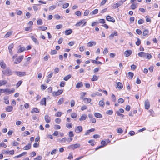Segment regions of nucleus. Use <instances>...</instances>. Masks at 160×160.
I'll list each match as a JSON object with an SVG mask.
<instances>
[{
  "mask_svg": "<svg viewBox=\"0 0 160 160\" xmlns=\"http://www.w3.org/2000/svg\"><path fill=\"white\" fill-rule=\"evenodd\" d=\"M67 140V138H62L61 140L60 141V142L61 143H64Z\"/></svg>",
  "mask_w": 160,
  "mask_h": 160,
  "instance_id": "nucleus-60",
  "label": "nucleus"
},
{
  "mask_svg": "<svg viewBox=\"0 0 160 160\" xmlns=\"http://www.w3.org/2000/svg\"><path fill=\"white\" fill-rule=\"evenodd\" d=\"M55 122L59 124L61 122V120L60 118H57L55 119Z\"/></svg>",
  "mask_w": 160,
  "mask_h": 160,
  "instance_id": "nucleus-61",
  "label": "nucleus"
},
{
  "mask_svg": "<svg viewBox=\"0 0 160 160\" xmlns=\"http://www.w3.org/2000/svg\"><path fill=\"white\" fill-rule=\"evenodd\" d=\"M71 117L73 118H74L77 117V114L75 112L72 113L71 115Z\"/></svg>",
  "mask_w": 160,
  "mask_h": 160,
  "instance_id": "nucleus-50",
  "label": "nucleus"
},
{
  "mask_svg": "<svg viewBox=\"0 0 160 160\" xmlns=\"http://www.w3.org/2000/svg\"><path fill=\"white\" fill-rule=\"evenodd\" d=\"M70 102H71V107H73L74 106L75 104V102L74 100H72H72Z\"/></svg>",
  "mask_w": 160,
  "mask_h": 160,
  "instance_id": "nucleus-55",
  "label": "nucleus"
},
{
  "mask_svg": "<svg viewBox=\"0 0 160 160\" xmlns=\"http://www.w3.org/2000/svg\"><path fill=\"white\" fill-rule=\"evenodd\" d=\"M30 133L29 131H25L24 133L23 134V136H26L27 135H29L30 134Z\"/></svg>",
  "mask_w": 160,
  "mask_h": 160,
  "instance_id": "nucleus-51",
  "label": "nucleus"
},
{
  "mask_svg": "<svg viewBox=\"0 0 160 160\" xmlns=\"http://www.w3.org/2000/svg\"><path fill=\"white\" fill-rule=\"evenodd\" d=\"M146 58L148 59H150L152 57V55L149 53H146Z\"/></svg>",
  "mask_w": 160,
  "mask_h": 160,
  "instance_id": "nucleus-58",
  "label": "nucleus"
},
{
  "mask_svg": "<svg viewBox=\"0 0 160 160\" xmlns=\"http://www.w3.org/2000/svg\"><path fill=\"white\" fill-rule=\"evenodd\" d=\"M95 130V129L94 128H91L88 130L85 133V135H87L89 134L90 132H92L94 131Z\"/></svg>",
  "mask_w": 160,
  "mask_h": 160,
  "instance_id": "nucleus-22",
  "label": "nucleus"
},
{
  "mask_svg": "<svg viewBox=\"0 0 160 160\" xmlns=\"http://www.w3.org/2000/svg\"><path fill=\"white\" fill-rule=\"evenodd\" d=\"M137 41L136 42V44L137 46H139L141 44V41L139 38H137Z\"/></svg>",
  "mask_w": 160,
  "mask_h": 160,
  "instance_id": "nucleus-52",
  "label": "nucleus"
},
{
  "mask_svg": "<svg viewBox=\"0 0 160 160\" xmlns=\"http://www.w3.org/2000/svg\"><path fill=\"white\" fill-rule=\"evenodd\" d=\"M39 112V110L37 108H34L31 111L32 113H33L35 112L36 113H38Z\"/></svg>",
  "mask_w": 160,
  "mask_h": 160,
  "instance_id": "nucleus-27",
  "label": "nucleus"
},
{
  "mask_svg": "<svg viewBox=\"0 0 160 160\" xmlns=\"http://www.w3.org/2000/svg\"><path fill=\"white\" fill-rule=\"evenodd\" d=\"M86 23L87 22L86 21V20L85 19H83L78 22L75 24V26L76 27L80 26L82 24H83V25L81 27H82L83 26L86 25Z\"/></svg>",
  "mask_w": 160,
  "mask_h": 160,
  "instance_id": "nucleus-3",
  "label": "nucleus"
},
{
  "mask_svg": "<svg viewBox=\"0 0 160 160\" xmlns=\"http://www.w3.org/2000/svg\"><path fill=\"white\" fill-rule=\"evenodd\" d=\"M87 118V115L85 114H83L81 116V118L79 119L80 121L85 120Z\"/></svg>",
  "mask_w": 160,
  "mask_h": 160,
  "instance_id": "nucleus-20",
  "label": "nucleus"
},
{
  "mask_svg": "<svg viewBox=\"0 0 160 160\" xmlns=\"http://www.w3.org/2000/svg\"><path fill=\"white\" fill-rule=\"evenodd\" d=\"M122 2H121L120 1L119 2L116 3L115 4L114 8H117L118 7H119V6H120L121 5H122Z\"/></svg>",
  "mask_w": 160,
  "mask_h": 160,
  "instance_id": "nucleus-28",
  "label": "nucleus"
},
{
  "mask_svg": "<svg viewBox=\"0 0 160 160\" xmlns=\"http://www.w3.org/2000/svg\"><path fill=\"white\" fill-rule=\"evenodd\" d=\"M106 20L109 21L111 22H115V20L114 19V18L112 17H111L110 16L108 15L106 17Z\"/></svg>",
  "mask_w": 160,
  "mask_h": 160,
  "instance_id": "nucleus-10",
  "label": "nucleus"
},
{
  "mask_svg": "<svg viewBox=\"0 0 160 160\" xmlns=\"http://www.w3.org/2000/svg\"><path fill=\"white\" fill-rule=\"evenodd\" d=\"M14 45L13 44H10L8 46V49L9 50V52L10 54L12 53V50L13 47Z\"/></svg>",
  "mask_w": 160,
  "mask_h": 160,
  "instance_id": "nucleus-16",
  "label": "nucleus"
},
{
  "mask_svg": "<svg viewBox=\"0 0 160 160\" xmlns=\"http://www.w3.org/2000/svg\"><path fill=\"white\" fill-rule=\"evenodd\" d=\"M117 87L118 88L122 89L123 87L122 84L121 82H118L117 83Z\"/></svg>",
  "mask_w": 160,
  "mask_h": 160,
  "instance_id": "nucleus-32",
  "label": "nucleus"
},
{
  "mask_svg": "<svg viewBox=\"0 0 160 160\" xmlns=\"http://www.w3.org/2000/svg\"><path fill=\"white\" fill-rule=\"evenodd\" d=\"M88 117L90 119V121L92 122H96V119L93 118V116L92 114H89L88 115Z\"/></svg>",
  "mask_w": 160,
  "mask_h": 160,
  "instance_id": "nucleus-8",
  "label": "nucleus"
},
{
  "mask_svg": "<svg viewBox=\"0 0 160 160\" xmlns=\"http://www.w3.org/2000/svg\"><path fill=\"white\" fill-rule=\"evenodd\" d=\"M95 116L97 118H101L102 117V115L98 112H95L94 113Z\"/></svg>",
  "mask_w": 160,
  "mask_h": 160,
  "instance_id": "nucleus-24",
  "label": "nucleus"
},
{
  "mask_svg": "<svg viewBox=\"0 0 160 160\" xmlns=\"http://www.w3.org/2000/svg\"><path fill=\"white\" fill-rule=\"evenodd\" d=\"M83 86V84L82 82H80L78 83L76 85V88H79L80 87Z\"/></svg>",
  "mask_w": 160,
  "mask_h": 160,
  "instance_id": "nucleus-33",
  "label": "nucleus"
},
{
  "mask_svg": "<svg viewBox=\"0 0 160 160\" xmlns=\"http://www.w3.org/2000/svg\"><path fill=\"white\" fill-rule=\"evenodd\" d=\"M0 147L6 148L7 147V145L4 142H2L0 143Z\"/></svg>",
  "mask_w": 160,
  "mask_h": 160,
  "instance_id": "nucleus-53",
  "label": "nucleus"
},
{
  "mask_svg": "<svg viewBox=\"0 0 160 160\" xmlns=\"http://www.w3.org/2000/svg\"><path fill=\"white\" fill-rule=\"evenodd\" d=\"M13 110V107L12 106H8L6 108V110L8 112H11Z\"/></svg>",
  "mask_w": 160,
  "mask_h": 160,
  "instance_id": "nucleus-19",
  "label": "nucleus"
},
{
  "mask_svg": "<svg viewBox=\"0 0 160 160\" xmlns=\"http://www.w3.org/2000/svg\"><path fill=\"white\" fill-rule=\"evenodd\" d=\"M43 22L41 19H39L37 21V24L38 25H41L42 24Z\"/></svg>",
  "mask_w": 160,
  "mask_h": 160,
  "instance_id": "nucleus-42",
  "label": "nucleus"
},
{
  "mask_svg": "<svg viewBox=\"0 0 160 160\" xmlns=\"http://www.w3.org/2000/svg\"><path fill=\"white\" fill-rule=\"evenodd\" d=\"M138 55L140 57H145L146 56V53L143 52H140L138 53Z\"/></svg>",
  "mask_w": 160,
  "mask_h": 160,
  "instance_id": "nucleus-21",
  "label": "nucleus"
},
{
  "mask_svg": "<svg viewBox=\"0 0 160 160\" xmlns=\"http://www.w3.org/2000/svg\"><path fill=\"white\" fill-rule=\"evenodd\" d=\"M56 7V6L55 5H52L49 7V10L50 11L54 9Z\"/></svg>",
  "mask_w": 160,
  "mask_h": 160,
  "instance_id": "nucleus-48",
  "label": "nucleus"
},
{
  "mask_svg": "<svg viewBox=\"0 0 160 160\" xmlns=\"http://www.w3.org/2000/svg\"><path fill=\"white\" fill-rule=\"evenodd\" d=\"M128 75L129 78L132 79L133 76L134 74L132 72H129L128 73Z\"/></svg>",
  "mask_w": 160,
  "mask_h": 160,
  "instance_id": "nucleus-37",
  "label": "nucleus"
},
{
  "mask_svg": "<svg viewBox=\"0 0 160 160\" xmlns=\"http://www.w3.org/2000/svg\"><path fill=\"white\" fill-rule=\"evenodd\" d=\"M116 113L118 116H120L122 117H123L124 116L123 114H121L120 112H119V111H117L116 112Z\"/></svg>",
  "mask_w": 160,
  "mask_h": 160,
  "instance_id": "nucleus-47",
  "label": "nucleus"
},
{
  "mask_svg": "<svg viewBox=\"0 0 160 160\" xmlns=\"http://www.w3.org/2000/svg\"><path fill=\"white\" fill-rule=\"evenodd\" d=\"M26 49L24 47L20 48L18 50L17 52L20 53L25 50Z\"/></svg>",
  "mask_w": 160,
  "mask_h": 160,
  "instance_id": "nucleus-38",
  "label": "nucleus"
},
{
  "mask_svg": "<svg viewBox=\"0 0 160 160\" xmlns=\"http://www.w3.org/2000/svg\"><path fill=\"white\" fill-rule=\"evenodd\" d=\"M16 73L19 76H22L25 75V72H17Z\"/></svg>",
  "mask_w": 160,
  "mask_h": 160,
  "instance_id": "nucleus-18",
  "label": "nucleus"
},
{
  "mask_svg": "<svg viewBox=\"0 0 160 160\" xmlns=\"http://www.w3.org/2000/svg\"><path fill=\"white\" fill-rule=\"evenodd\" d=\"M61 128V127L60 125H54V129H59Z\"/></svg>",
  "mask_w": 160,
  "mask_h": 160,
  "instance_id": "nucleus-57",
  "label": "nucleus"
},
{
  "mask_svg": "<svg viewBox=\"0 0 160 160\" xmlns=\"http://www.w3.org/2000/svg\"><path fill=\"white\" fill-rule=\"evenodd\" d=\"M73 158L72 153H70L69 154V156L68 157V159L71 160Z\"/></svg>",
  "mask_w": 160,
  "mask_h": 160,
  "instance_id": "nucleus-49",
  "label": "nucleus"
},
{
  "mask_svg": "<svg viewBox=\"0 0 160 160\" xmlns=\"http://www.w3.org/2000/svg\"><path fill=\"white\" fill-rule=\"evenodd\" d=\"M83 100L84 101L85 103H88L90 102L91 101V99L88 98H84Z\"/></svg>",
  "mask_w": 160,
  "mask_h": 160,
  "instance_id": "nucleus-29",
  "label": "nucleus"
},
{
  "mask_svg": "<svg viewBox=\"0 0 160 160\" xmlns=\"http://www.w3.org/2000/svg\"><path fill=\"white\" fill-rule=\"evenodd\" d=\"M113 112L112 110H108L106 112V113L108 115H112L113 113Z\"/></svg>",
  "mask_w": 160,
  "mask_h": 160,
  "instance_id": "nucleus-54",
  "label": "nucleus"
},
{
  "mask_svg": "<svg viewBox=\"0 0 160 160\" xmlns=\"http://www.w3.org/2000/svg\"><path fill=\"white\" fill-rule=\"evenodd\" d=\"M92 62L93 63H95L96 64H102V63L101 62H100L99 61H97V60H92Z\"/></svg>",
  "mask_w": 160,
  "mask_h": 160,
  "instance_id": "nucleus-39",
  "label": "nucleus"
},
{
  "mask_svg": "<svg viewBox=\"0 0 160 160\" xmlns=\"http://www.w3.org/2000/svg\"><path fill=\"white\" fill-rule=\"evenodd\" d=\"M112 98V101L115 102L116 101V98L115 95L114 94H112L111 96Z\"/></svg>",
  "mask_w": 160,
  "mask_h": 160,
  "instance_id": "nucleus-63",
  "label": "nucleus"
},
{
  "mask_svg": "<svg viewBox=\"0 0 160 160\" xmlns=\"http://www.w3.org/2000/svg\"><path fill=\"white\" fill-rule=\"evenodd\" d=\"M132 53V51L129 50H127L124 52V54L125 55V56L127 57L129 56Z\"/></svg>",
  "mask_w": 160,
  "mask_h": 160,
  "instance_id": "nucleus-14",
  "label": "nucleus"
},
{
  "mask_svg": "<svg viewBox=\"0 0 160 160\" xmlns=\"http://www.w3.org/2000/svg\"><path fill=\"white\" fill-rule=\"evenodd\" d=\"M40 104L42 105H46V99L45 98H43L41 101Z\"/></svg>",
  "mask_w": 160,
  "mask_h": 160,
  "instance_id": "nucleus-23",
  "label": "nucleus"
},
{
  "mask_svg": "<svg viewBox=\"0 0 160 160\" xmlns=\"http://www.w3.org/2000/svg\"><path fill=\"white\" fill-rule=\"evenodd\" d=\"M63 98H60L59 100H58V105H61L62 102H63Z\"/></svg>",
  "mask_w": 160,
  "mask_h": 160,
  "instance_id": "nucleus-46",
  "label": "nucleus"
},
{
  "mask_svg": "<svg viewBox=\"0 0 160 160\" xmlns=\"http://www.w3.org/2000/svg\"><path fill=\"white\" fill-rule=\"evenodd\" d=\"M101 143L102 144V145L97 147L95 149L96 150H98V149L104 147L106 144V142L105 141H103V140H102L101 141Z\"/></svg>",
  "mask_w": 160,
  "mask_h": 160,
  "instance_id": "nucleus-7",
  "label": "nucleus"
},
{
  "mask_svg": "<svg viewBox=\"0 0 160 160\" xmlns=\"http://www.w3.org/2000/svg\"><path fill=\"white\" fill-rule=\"evenodd\" d=\"M80 144L79 143H76L74 144H73L74 148V149H76L78 148H79L80 147Z\"/></svg>",
  "mask_w": 160,
  "mask_h": 160,
  "instance_id": "nucleus-45",
  "label": "nucleus"
},
{
  "mask_svg": "<svg viewBox=\"0 0 160 160\" xmlns=\"http://www.w3.org/2000/svg\"><path fill=\"white\" fill-rule=\"evenodd\" d=\"M89 13V11L88 10H86L84 13V16H88Z\"/></svg>",
  "mask_w": 160,
  "mask_h": 160,
  "instance_id": "nucleus-62",
  "label": "nucleus"
},
{
  "mask_svg": "<svg viewBox=\"0 0 160 160\" xmlns=\"http://www.w3.org/2000/svg\"><path fill=\"white\" fill-rule=\"evenodd\" d=\"M98 78L96 75H94L93 76L92 78L91 79V80L92 81H96L98 79Z\"/></svg>",
  "mask_w": 160,
  "mask_h": 160,
  "instance_id": "nucleus-35",
  "label": "nucleus"
},
{
  "mask_svg": "<svg viewBox=\"0 0 160 160\" xmlns=\"http://www.w3.org/2000/svg\"><path fill=\"white\" fill-rule=\"evenodd\" d=\"M63 92L62 90H59L57 92H52V94L53 95H55L56 96H58L61 94Z\"/></svg>",
  "mask_w": 160,
  "mask_h": 160,
  "instance_id": "nucleus-9",
  "label": "nucleus"
},
{
  "mask_svg": "<svg viewBox=\"0 0 160 160\" xmlns=\"http://www.w3.org/2000/svg\"><path fill=\"white\" fill-rule=\"evenodd\" d=\"M12 33V32H8L5 35V38H8L10 35H11Z\"/></svg>",
  "mask_w": 160,
  "mask_h": 160,
  "instance_id": "nucleus-44",
  "label": "nucleus"
},
{
  "mask_svg": "<svg viewBox=\"0 0 160 160\" xmlns=\"http://www.w3.org/2000/svg\"><path fill=\"white\" fill-rule=\"evenodd\" d=\"M72 124L71 123H67L66 124V127L68 128H71L72 127Z\"/></svg>",
  "mask_w": 160,
  "mask_h": 160,
  "instance_id": "nucleus-43",
  "label": "nucleus"
},
{
  "mask_svg": "<svg viewBox=\"0 0 160 160\" xmlns=\"http://www.w3.org/2000/svg\"><path fill=\"white\" fill-rule=\"evenodd\" d=\"M7 81L6 80H0V86L2 85H5L7 84Z\"/></svg>",
  "mask_w": 160,
  "mask_h": 160,
  "instance_id": "nucleus-34",
  "label": "nucleus"
},
{
  "mask_svg": "<svg viewBox=\"0 0 160 160\" xmlns=\"http://www.w3.org/2000/svg\"><path fill=\"white\" fill-rule=\"evenodd\" d=\"M0 65L1 67L3 68H5L6 67V65L3 60H2L0 62Z\"/></svg>",
  "mask_w": 160,
  "mask_h": 160,
  "instance_id": "nucleus-17",
  "label": "nucleus"
},
{
  "mask_svg": "<svg viewBox=\"0 0 160 160\" xmlns=\"http://www.w3.org/2000/svg\"><path fill=\"white\" fill-rule=\"evenodd\" d=\"M149 31L148 29L145 30L143 32V35L144 36H145L148 34Z\"/></svg>",
  "mask_w": 160,
  "mask_h": 160,
  "instance_id": "nucleus-40",
  "label": "nucleus"
},
{
  "mask_svg": "<svg viewBox=\"0 0 160 160\" xmlns=\"http://www.w3.org/2000/svg\"><path fill=\"white\" fill-rule=\"evenodd\" d=\"M82 130V128L81 126H78L76 127L75 129V131L77 133H79Z\"/></svg>",
  "mask_w": 160,
  "mask_h": 160,
  "instance_id": "nucleus-6",
  "label": "nucleus"
},
{
  "mask_svg": "<svg viewBox=\"0 0 160 160\" xmlns=\"http://www.w3.org/2000/svg\"><path fill=\"white\" fill-rule=\"evenodd\" d=\"M144 22V21L143 19H140L138 21V23L139 24H141L143 23Z\"/></svg>",
  "mask_w": 160,
  "mask_h": 160,
  "instance_id": "nucleus-64",
  "label": "nucleus"
},
{
  "mask_svg": "<svg viewBox=\"0 0 160 160\" xmlns=\"http://www.w3.org/2000/svg\"><path fill=\"white\" fill-rule=\"evenodd\" d=\"M2 72L3 75L8 76L12 75L13 74V72L9 68H7L5 69L2 70Z\"/></svg>",
  "mask_w": 160,
  "mask_h": 160,
  "instance_id": "nucleus-1",
  "label": "nucleus"
},
{
  "mask_svg": "<svg viewBox=\"0 0 160 160\" xmlns=\"http://www.w3.org/2000/svg\"><path fill=\"white\" fill-rule=\"evenodd\" d=\"M88 142L91 144V145L93 146L94 145V141L93 140H91L88 141Z\"/></svg>",
  "mask_w": 160,
  "mask_h": 160,
  "instance_id": "nucleus-59",
  "label": "nucleus"
},
{
  "mask_svg": "<svg viewBox=\"0 0 160 160\" xmlns=\"http://www.w3.org/2000/svg\"><path fill=\"white\" fill-rule=\"evenodd\" d=\"M31 148V144L30 143H28L27 145L25 146L23 148V149L24 150H28Z\"/></svg>",
  "mask_w": 160,
  "mask_h": 160,
  "instance_id": "nucleus-25",
  "label": "nucleus"
},
{
  "mask_svg": "<svg viewBox=\"0 0 160 160\" xmlns=\"http://www.w3.org/2000/svg\"><path fill=\"white\" fill-rule=\"evenodd\" d=\"M72 32V30L71 29L66 30L65 31V33L66 35H68L70 34Z\"/></svg>",
  "mask_w": 160,
  "mask_h": 160,
  "instance_id": "nucleus-26",
  "label": "nucleus"
},
{
  "mask_svg": "<svg viewBox=\"0 0 160 160\" xmlns=\"http://www.w3.org/2000/svg\"><path fill=\"white\" fill-rule=\"evenodd\" d=\"M99 105L101 106L104 107L105 105L104 102L102 100H100L99 102Z\"/></svg>",
  "mask_w": 160,
  "mask_h": 160,
  "instance_id": "nucleus-41",
  "label": "nucleus"
},
{
  "mask_svg": "<svg viewBox=\"0 0 160 160\" xmlns=\"http://www.w3.org/2000/svg\"><path fill=\"white\" fill-rule=\"evenodd\" d=\"M42 157L41 156H38L34 159V160H41L42 159Z\"/></svg>",
  "mask_w": 160,
  "mask_h": 160,
  "instance_id": "nucleus-56",
  "label": "nucleus"
},
{
  "mask_svg": "<svg viewBox=\"0 0 160 160\" xmlns=\"http://www.w3.org/2000/svg\"><path fill=\"white\" fill-rule=\"evenodd\" d=\"M96 44V42H89L87 43V46L89 47H90L93 46H95Z\"/></svg>",
  "mask_w": 160,
  "mask_h": 160,
  "instance_id": "nucleus-13",
  "label": "nucleus"
},
{
  "mask_svg": "<svg viewBox=\"0 0 160 160\" xmlns=\"http://www.w3.org/2000/svg\"><path fill=\"white\" fill-rule=\"evenodd\" d=\"M15 91L14 89L10 90L8 88L2 89H0V93L6 92L8 94H9Z\"/></svg>",
  "mask_w": 160,
  "mask_h": 160,
  "instance_id": "nucleus-2",
  "label": "nucleus"
},
{
  "mask_svg": "<svg viewBox=\"0 0 160 160\" xmlns=\"http://www.w3.org/2000/svg\"><path fill=\"white\" fill-rule=\"evenodd\" d=\"M71 77V75L69 74L68 75L66 76H65L63 78V79L66 81H68L69 79H70Z\"/></svg>",
  "mask_w": 160,
  "mask_h": 160,
  "instance_id": "nucleus-36",
  "label": "nucleus"
},
{
  "mask_svg": "<svg viewBox=\"0 0 160 160\" xmlns=\"http://www.w3.org/2000/svg\"><path fill=\"white\" fill-rule=\"evenodd\" d=\"M144 105L145 108L146 109L148 110L150 106V104L148 101V99H147L144 102Z\"/></svg>",
  "mask_w": 160,
  "mask_h": 160,
  "instance_id": "nucleus-5",
  "label": "nucleus"
},
{
  "mask_svg": "<svg viewBox=\"0 0 160 160\" xmlns=\"http://www.w3.org/2000/svg\"><path fill=\"white\" fill-rule=\"evenodd\" d=\"M44 119L45 122L47 123H49L51 121V118L48 115L45 116Z\"/></svg>",
  "mask_w": 160,
  "mask_h": 160,
  "instance_id": "nucleus-11",
  "label": "nucleus"
},
{
  "mask_svg": "<svg viewBox=\"0 0 160 160\" xmlns=\"http://www.w3.org/2000/svg\"><path fill=\"white\" fill-rule=\"evenodd\" d=\"M4 100V102L6 104H9V100L8 99V98L7 96L4 97L3 98Z\"/></svg>",
  "mask_w": 160,
  "mask_h": 160,
  "instance_id": "nucleus-30",
  "label": "nucleus"
},
{
  "mask_svg": "<svg viewBox=\"0 0 160 160\" xmlns=\"http://www.w3.org/2000/svg\"><path fill=\"white\" fill-rule=\"evenodd\" d=\"M23 57L24 56L23 55L19 56L15 60V61H14V63L16 64L19 63L23 59Z\"/></svg>",
  "mask_w": 160,
  "mask_h": 160,
  "instance_id": "nucleus-4",
  "label": "nucleus"
},
{
  "mask_svg": "<svg viewBox=\"0 0 160 160\" xmlns=\"http://www.w3.org/2000/svg\"><path fill=\"white\" fill-rule=\"evenodd\" d=\"M118 33L116 31H114L113 33L111 34L109 36V38L112 40L113 39L114 36H117L118 35Z\"/></svg>",
  "mask_w": 160,
  "mask_h": 160,
  "instance_id": "nucleus-12",
  "label": "nucleus"
},
{
  "mask_svg": "<svg viewBox=\"0 0 160 160\" xmlns=\"http://www.w3.org/2000/svg\"><path fill=\"white\" fill-rule=\"evenodd\" d=\"M98 9H95L90 13V15H92L98 13Z\"/></svg>",
  "mask_w": 160,
  "mask_h": 160,
  "instance_id": "nucleus-31",
  "label": "nucleus"
},
{
  "mask_svg": "<svg viewBox=\"0 0 160 160\" xmlns=\"http://www.w3.org/2000/svg\"><path fill=\"white\" fill-rule=\"evenodd\" d=\"M31 38L32 40L37 44L38 45L39 44V42L38 40L35 38L33 36H32L31 37Z\"/></svg>",
  "mask_w": 160,
  "mask_h": 160,
  "instance_id": "nucleus-15",
  "label": "nucleus"
}]
</instances>
